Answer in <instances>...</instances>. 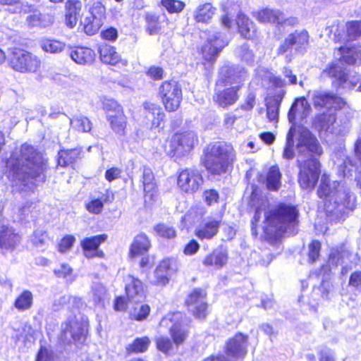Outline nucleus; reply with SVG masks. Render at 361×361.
Wrapping results in <instances>:
<instances>
[{
    "label": "nucleus",
    "instance_id": "obj_1",
    "mask_svg": "<svg viewBox=\"0 0 361 361\" xmlns=\"http://www.w3.org/2000/svg\"><path fill=\"white\" fill-rule=\"evenodd\" d=\"M8 176L12 180H18L25 185L29 178H38L44 182L46 161L42 154L32 146L24 144L15 151L6 161Z\"/></svg>",
    "mask_w": 361,
    "mask_h": 361
},
{
    "label": "nucleus",
    "instance_id": "obj_2",
    "mask_svg": "<svg viewBox=\"0 0 361 361\" xmlns=\"http://www.w3.org/2000/svg\"><path fill=\"white\" fill-rule=\"evenodd\" d=\"M317 194L320 198L324 199L325 209L329 213L345 214L353 211L357 205L354 193L341 183L331 182L326 174L322 176Z\"/></svg>",
    "mask_w": 361,
    "mask_h": 361
},
{
    "label": "nucleus",
    "instance_id": "obj_3",
    "mask_svg": "<svg viewBox=\"0 0 361 361\" xmlns=\"http://www.w3.org/2000/svg\"><path fill=\"white\" fill-rule=\"evenodd\" d=\"M300 153L298 162L300 168L298 181L302 188L313 189L320 173L319 162L314 158L305 159V154L310 152L317 155L322 154V149L317 139L309 131H304L298 144Z\"/></svg>",
    "mask_w": 361,
    "mask_h": 361
},
{
    "label": "nucleus",
    "instance_id": "obj_4",
    "mask_svg": "<svg viewBox=\"0 0 361 361\" xmlns=\"http://www.w3.org/2000/svg\"><path fill=\"white\" fill-rule=\"evenodd\" d=\"M314 105L316 107H325L329 113H323L315 117L314 126L319 130L336 134L334 128L336 116L334 111L343 108L345 102L343 98L327 92H314L312 96Z\"/></svg>",
    "mask_w": 361,
    "mask_h": 361
},
{
    "label": "nucleus",
    "instance_id": "obj_5",
    "mask_svg": "<svg viewBox=\"0 0 361 361\" xmlns=\"http://www.w3.org/2000/svg\"><path fill=\"white\" fill-rule=\"evenodd\" d=\"M298 212L294 207L282 205L265 212L264 233L269 238H276L287 227L295 224Z\"/></svg>",
    "mask_w": 361,
    "mask_h": 361
},
{
    "label": "nucleus",
    "instance_id": "obj_6",
    "mask_svg": "<svg viewBox=\"0 0 361 361\" xmlns=\"http://www.w3.org/2000/svg\"><path fill=\"white\" fill-rule=\"evenodd\" d=\"M233 147L226 143L214 144L205 157L204 165L213 174L220 175L226 173L233 160Z\"/></svg>",
    "mask_w": 361,
    "mask_h": 361
},
{
    "label": "nucleus",
    "instance_id": "obj_7",
    "mask_svg": "<svg viewBox=\"0 0 361 361\" xmlns=\"http://www.w3.org/2000/svg\"><path fill=\"white\" fill-rule=\"evenodd\" d=\"M12 69L21 73H35L41 67L40 59L24 49H15L9 61Z\"/></svg>",
    "mask_w": 361,
    "mask_h": 361
},
{
    "label": "nucleus",
    "instance_id": "obj_8",
    "mask_svg": "<svg viewBox=\"0 0 361 361\" xmlns=\"http://www.w3.org/2000/svg\"><path fill=\"white\" fill-rule=\"evenodd\" d=\"M159 96L166 111H176L183 99L182 90L175 80L164 81L159 88Z\"/></svg>",
    "mask_w": 361,
    "mask_h": 361
},
{
    "label": "nucleus",
    "instance_id": "obj_9",
    "mask_svg": "<svg viewBox=\"0 0 361 361\" xmlns=\"http://www.w3.org/2000/svg\"><path fill=\"white\" fill-rule=\"evenodd\" d=\"M195 139L192 131L176 133L168 140L166 151L172 157L183 156L192 149Z\"/></svg>",
    "mask_w": 361,
    "mask_h": 361
},
{
    "label": "nucleus",
    "instance_id": "obj_10",
    "mask_svg": "<svg viewBox=\"0 0 361 361\" xmlns=\"http://www.w3.org/2000/svg\"><path fill=\"white\" fill-rule=\"evenodd\" d=\"M183 314L177 312L167 314L160 322V326L169 327L170 335L176 345L183 343L188 336V330L183 324Z\"/></svg>",
    "mask_w": 361,
    "mask_h": 361
},
{
    "label": "nucleus",
    "instance_id": "obj_11",
    "mask_svg": "<svg viewBox=\"0 0 361 361\" xmlns=\"http://www.w3.org/2000/svg\"><path fill=\"white\" fill-rule=\"evenodd\" d=\"M106 19V8L99 1L94 2L89 8L87 16L81 24L85 32L89 35L97 33Z\"/></svg>",
    "mask_w": 361,
    "mask_h": 361
},
{
    "label": "nucleus",
    "instance_id": "obj_12",
    "mask_svg": "<svg viewBox=\"0 0 361 361\" xmlns=\"http://www.w3.org/2000/svg\"><path fill=\"white\" fill-rule=\"evenodd\" d=\"M229 38L226 33L214 32L201 49L202 57L205 61H213L219 53L226 46Z\"/></svg>",
    "mask_w": 361,
    "mask_h": 361
},
{
    "label": "nucleus",
    "instance_id": "obj_13",
    "mask_svg": "<svg viewBox=\"0 0 361 361\" xmlns=\"http://www.w3.org/2000/svg\"><path fill=\"white\" fill-rule=\"evenodd\" d=\"M203 179L198 171L186 169L181 171L178 178V185L180 189L187 193H193L202 184Z\"/></svg>",
    "mask_w": 361,
    "mask_h": 361
},
{
    "label": "nucleus",
    "instance_id": "obj_14",
    "mask_svg": "<svg viewBox=\"0 0 361 361\" xmlns=\"http://www.w3.org/2000/svg\"><path fill=\"white\" fill-rule=\"evenodd\" d=\"M355 159L353 161L350 159L345 160L339 166L338 173L340 176H351L353 169L357 171L355 180L357 185L361 188V139H358L355 145Z\"/></svg>",
    "mask_w": 361,
    "mask_h": 361
},
{
    "label": "nucleus",
    "instance_id": "obj_15",
    "mask_svg": "<svg viewBox=\"0 0 361 361\" xmlns=\"http://www.w3.org/2000/svg\"><path fill=\"white\" fill-rule=\"evenodd\" d=\"M206 293L202 290H194L186 300V305L190 312L198 319H204L207 315V304Z\"/></svg>",
    "mask_w": 361,
    "mask_h": 361
},
{
    "label": "nucleus",
    "instance_id": "obj_16",
    "mask_svg": "<svg viewBox=\"0 0 361 361\" xmlns=\"http://www.w3.org/2000/svg\"><path fill=\"white\" fill-rule=\"evenodd\" d=\"M125 283L126 294L129 304L134 303L135 305H137L140 302H144L145 294L142 282L131 275H128L125 278Z\"/></svg>",
    "mask_w": 361,
    "mask_h": 361
},
{
    "label": "nucleus",
    "instance_id": "obj_17",
    "mask_svg": "<svg viewBox=\"0 0 361 361\" xmlns=\"http://www.w3.org/2000/svg\"><path fill=\"white\" fill-rule=\"evenodd\" d=\"M143 116L142 122L145 125L150 129H154L160 127L165 114L157 104L145 102L143 105Z\"/></svg>",
    "mask_w": 361,
    "mask_h": 361
},
{
    "label": "nucleus",
    "instance_id": "obj_18",
    "mask_svg": "<svg viewBox=\"0 0 361 361\" xmlns=\"http://www.w3.org/2000/svg\"><path fill=\"white\" fill-rule=\"evenodd\" d=\"M247 337L243 334H237L226 343V353L235 359L243 358L247 353Z\"/></svg>",
    "mask_w": 361,
    "mask_h": 361
},
{
    "label": "nucleus",
    "instance_id": "obj_19",
    "mask_svg": "<svg viewBox=\"0 0 361 361\" xmlns=\"http://www.w3.org/2000/svg\"><path fill=\"white\" fill-rule=\"evenodd\" d=\"M323 75L335 78L338 85L344 87L350 86L355 87L357 84H360L358 90L361 92V77L357 78L356 80H354V78H347V75L343 68L338 64H332L325 69L323 71Z\"/></svg>",
    "mask_w": 361,
    "mask_h": 361
},
{
    "label": "nucleus",
    "instance_id": "obj_20",
    "mask_svg": "<svg viewBox=\"0 0 361 361\" xmlns=\"http://www.w3.org/2000/svg\"><path fill=\"white\" fill-rule=\"evenodd\" d=\"M107 238L106 235H98L90 238H85L81 241V245L84 250V254L87 258L94 257H102L104 253L99 250V246L104 243Z\"/></svg>",
    "mask_w": 361,
    "mask_h": 361
},
{
    "label": "nucleus",
    "instance_id": "obj_21",
    "mask_svg": "<svg viewBox=\"0 0 361 361\" xmlns=\"http://www.w3.org/2000/svg\"><path fill=\"white\" fill-rule=\"evenodd\" d=\"M87 324L78 322L77 320L71 319L66 324L62 333L65 340H68V335L75 341H83L87 331Z\"/></svg>",
    "mask_w": 361,
    "mask_h": 361
},
{
    "label": "nucleus",
    "instance_id": "obj_22",
    "mask_svg": "<svg viewBox=\"0 0 361 361\" xmlns=\"http://www.w3.org/2000/svg\"><path fill=\"white\" fill-rule=\"evenodd\" d=\"M228 259V254L227 250L223 247H219L207 255L202 262L206 267L219 270L227 264Z\"/></svg>",
    "mask_w": 361,
    "mask_h": 361
},
{
    "label": "nucleus",
    "instance_id": "obj_23",
    "mask_svg": "<svg viewBox=\"0 0 361 361\" xmlns=\"http://www.w3.org/2000/svg\"><path fill=\"white\" fill-rule=\"evenodd\" d=\"M142 182L145 192V202L148 203L154 202L157 196V188L153 172L149 168L144 167Z\"/></svg>",
    "mask_w": 361,
    "mask_h": 361
},
{
    "label": "nucleus",
    "instance_id": "obj_24",
    "mask_svg": "<svg viewBox=\"0 0 361 361\" xmlns=\"http://www.w3.org/2000/svg\"><path fill=\"white\" fill-rule=\"evenodd\" d=\"M20 241V236L12 228L2 226L0 228V249L3 252L13 250Z\"/></svg>",
    "mask_w": 361,
    "mask_h": 361
},
{
    "label": "nucleus",
    "instance_id": "obj_25",
    "mask_svg": "<svg viewBox=\"0 0 361 361\" xmlns=\"http://www.w3.org/2000/svg\"><path fill=\"white\" fill-rule=\"evenodd\" d=\"M220 223L219 219H205L197 227L195 233L200 240H210L218 233Z\"/></svg>",
    "mask_w": 361,
    "mask_h": 361
},
{
    "label": "nucleus",
    "instance_id": "obj_26",
    "mask_svg": "<svg viewBox=\"0 0 361 361\" xmlns=\"http://www.w3.org/2000/svg\"><path fill=\"white\" fill-rule=\"evenodd\" d=\"M99 57L101 61L106 64L119 65L121 66H126L128 61L122 59L119 54L116 51L115 47L102 44L99 47Z\"/></svg>",
    "mask_w": 361,
    "mask_h": 361
},
{
    "label": "nucleus",
    "instance_id": "obj_27",
    "mask_svg": "<svg viewBox=\"0 0 361 361\" xmlns=\"http://www.w3.org/2000/svg\"><path fill=\"white\" fill-rule=\"evenodd\" d=\"M174 262L170 259H163L154 271L155 281L157 286H165L169 283V276L175 271Z\"/></svg>",
    "mask_w": 361,
    "mask_h": 361
},
{
    "label": "nucleus",
    "instance_id": "obj_28",
    "mask_svg": "<svg viewBox=\"0 0 361 361\" xmlns=\"http://www.w3.org/2000/svg\"><path fill=\"white\" fill-rule=\"evenodd\" d=\"M238 86L226 88L224 90H216L214 97V101L221 107L226 108L233 104L238 99Z\"/></svg>",
    "mask_w": 361,
    "mask_h": 361
},
{
    "label": "nucleus",
    "instance_id": "obj_29",
    "mask_svg": "<svg viewBox=\"0 0 361 361\" xmlns=\"http://www.w3.org/2000/svg\"><path fill=\"white\" fill-rule=\"evenodd\" d=\"M310 110V106L305 98L297 99L288 112V120L293 123L297 118L303 119L309 115Z\"/></svg>",
    "mask_w": 361,
    "mask_h": 361
},
{
    "label": "nucleus",
    "instance_id": "obj_30",
    "mask_svg": "<svg viewBox=\"0 0 361 361\" xmlns=\"http://www.w3.org/2000/svg\"><path fill=\"white\" fill-rule=\"evenodd\" d=\"M66 24L71 28L74 27L80 17L82 3L79 0H68L66 3Z\"/></svg>",
    "mask_w": 361,
    "mask_h": 361
},
{
    "label": "nucleus",
    "instance_id": "obj_31",
    "mask_svg": "<svg viewBox=\"0 0 361 361\" xmlns=\"http://www.w3.org/2000/svg\"><path fill=\"white\" fill-rule=\"evenodd\" d=\"M71 57L76 63L87 66L94 62L95 53L90 48L78 47L71 51Z\"/></svg>",
    "mask_w": 361,
    "mask_h": 361
},
{
    "label": "nucleus",
    "instance_id": "obj_32",
    "mask_svg": "<svg viewBox=\"0 0 361 361\" xmlns=\"http://www.w3.org/2000/svg\"><path fill=\"white\" fill-rule=\"evenodd\" d=\"M253 16L260 23H281L283 14L279 10L264 8L254 13Z\"/></svg>",
    "mask_w": 361,
    "mask_h": 361
},
{
    "label": "nucleus",
    "instance_id": "obj_33",
    "mask_svg": "<svg viewBox=\"0 0 361 361\" xmlns=\"http://www.w3.org/2000/svg\"><path fill=\"white\" fill-rule=\"evenodd\" d=\"M151 246L148 237L144 233L137 235L130 245V254L132 257L147 253Z\"/></svg>",
    "mask_w": 361,
    "mask_h": 361
},
{
    "label": "nucleus",
    "instance_id": "obj_34",
    "mask_svg": "<svg viewBox=\"0 0 361 361\" xmlns=\"http://www.w3.org/2000/svg\"><path fill=\"white\" fill-rule=\"evenodd\" d=\"M111 128L117 135H123L126 128L127 119L123 111H118L116 114H109L106 116Z\"/></svg>",
    "mask_w": 361,
    "mask_h": 361
},
{
    "label": "nucleus",
    "instance_id": "obj_35",
    "mask_svg": "<svg viewBox=\"0 0 361 361\" xmlns=\"http://www.w3.org/2000/svg\"><path fill=\"white\" fill-rule=\"evenodd\" d=\"M342 60L348 64L361 63V49L355 47H342L339 49Z\"/></svg>",
    "mask_w": 361,
    "mask_h": 361
},
{
    "label": "nucleus",
    "instance_id": "obj_36",
    "mask_svg": "<svg viewBox=\"0 0 361 361\" xmlns=\"http://www.w3.org/2000/svg\"><path fill=\"white\" fill-rule=\"evenodd\" d=\"M221 75L224 78V82L226 85H233L243 81L245 78L246 73L244 70L236 72L234 69L225 66L221 68Z\"/></svg>",
    "mask_w": 361,
    "mask_h": 361
},
{
    "label": "nucleus",
    "instance_id": "obj_37",
    "mask_svg": "<svg viewBox=\"0 0 361 361\" xmlns=\"http://www.w3.org/2000/svg\"><path fill=\"white\" fill-rule=\"evenodd\" d=\"M236 21L242 36L247 39L254 36L255 32L254 23L245 15L239 13Z\"/></svg>",
    "mask_w": 361,
    "mask_h": 361
},
{
    "label": "nucleus",
    "instance_id": "obj_38",
    "mask_svg": "<svg viewBox=\"0 0 361 361\" xmlns=\"http://www.w3.org/2000/svg\"><path fill=\"white\" fill-rule=\"evenodd\" d=\"M216 8L209 3L198 6L195 11L194 18L197 22L207 23L215 14Z\"/></svg>",
    "mask_w": 361,
    "mask_h": 361
},
{
    "label": "nucleus",
    "instance_id": "obj_39",
    "mask_svg": "<svg viewBox=\"0 0 361 361\" xmlns=\"http://www.w3.org/2000/svg\"><path fill=\"white\" fill-rule=\"evenodd\" d=\"M40 47L45 52L59 54L66 49V44L60 40L46 38L41 40Z\"/></svg>",
    "mask_w": 361,
    "mask_h": 361
},
{
    "label": "nucleus",
    "instance_id": "obj_40",
    "mask_svg": "<svg viewBox=\"0 0 361 361\" xmlns=\"http://www.w3.org/2000/svg\"><path fill=\"white\" fill-rule=\"evenodd\" d=\"M281 174L276 166H271L267 175V187L271 190H277L281 186Z\"/></svg>",
    "mask_w": 361,
    "mask_h": 361
},
{
    "label": "nucleus",
    "instance_id": "obj_41",
    "mask_svg": "<svg viewBox=\"0 0 361 361\" xmlns=\"http://www.w3.org/2000/svg\"><path fill=\"white\" fill-rule=\"evenodd\" d=\"M71 128L80 133L90 132L92 129V123L90 119L84 116H75L70 120Z\"/></svg>",
    "mask_w": 361,
    "mask_h": 361
},
{
    "label": "nucleus",
    "instance_id": "obj_42",
    "mask_svg": "<svg viewBox=\"0 0 361 361\" xmlns=\"http://www.w3.org/2000/svg\"><path fill=\"white\" fill-rule=\"evenodd\" d=\"M130 307V316L132 319L137 321L145 320L149 314L150 307L148 305L142 304V302L137 305L129 304Z\"/></svg>",
    "mask_w": 361,
    "mask_h": 361
},
{
    "label": "nucleus",
    "instance_id": "obj_43",
    "mask_svg": "<svg viewBox=\"0 0 361 361\" xmlns=\"http://www.w3.org/2000/svg\"><path fill=\"white\" fill-rule=\"evenodd\" d=\"M80 152L76 149L61 150L59 152L58 164L66 166L73 163L79 157Z\"/></svg>",
    "mask_w": 361,
    "mask_h": 361
},
{
    "label": "nucleus",
    "instance_id": "obj_44",
    "mask_svg": "<svg viewBox=\"0 0 361 361\" xmlns=\"http://www.w3.org/2000/svg\"><path fill=\"white\" fill-rule=\"evenodd\" d=\"M281 98L274 97L267 102V116L269 121L277 122Z\"/></svg>",
    "mask_w": 361,
    "mask_h": 361
},
{
    "label": "nucleus",
    "instance_id": "obj_45",
    "mask_svg": "<svg viewBox=\"0 0 361 361\" xmlns=\"http://www.w3.org/2000/svg\"><path fill=\"white\" fill-rule=\"evenodd\" d=\"M106 288L99 282H94L92 286L90 297L94 303L98 304L103 302L107 297Z\"/></svg>",
    "mask_w": 361,
    "mask_h": 361
},
{
    "label": "nucleus",
    "instance_id": "obj_46",
    "mask_svg": "<svg viewBox=\"0 0 361 361\" xmlns=\"http://www.w3.org/2000/svg\"><path fill=\"white\" fill-rule=\"evenodd\" d=\"M150 341L147 337H142L136 338L131 344L126 347V351L128 353H143L146 351L149 347Z\"/></svg>",
    "mask_w": 361,
    "mask_h": 361
},
{
    "label": "nucleus",
    "instance_id": "obj_47",
    "mask_svg": "<svg viewBox=\"0 0 361 361\" xmlns=\"http://www.w3.org/2000/svg\"><path fill=\"white\" fill-rule=\"evenodd\" d=\"M308 41L309 35L306 30L295 32L286 37V42H289V44H293L298 49L307 44Z\"/></svg>",
    "mask_w": 361,
    "mask_h": 361
},
{
    "label": "nucleus",
    "instance_id": "obj_48",
    "mask_svg": "<svg viewBox=\"0 0 361 361\" xmlns=\"http://www.w3.org/2000/svg\"><path fill=\"white\" fill-rule=\"evenodd\" d=\"M32 304V294L28 290H25L16 300L15 307L23 311L29 309Z\"/></svg>",
    "mask_w": 361,
    "mask_h": 361
},
{
    "label": "nucleus",
    "instance_id": "obj_49",
    "mask_svg": "<svg viewBox=\"0 0 361 361\" xmlns=\"http://www.w3.org/2000/svg\"><path fill=\"white\" fill-rule=\"evenodd\" d=\"M236 54L242 61H244L247 64H252L254 62V54L245 44L237 49Z\"/></svg>",
    "mask_w": 361,
    "mask_h": 361
},
{
    "label": "nucleus",
    "instance_id": "obj_50",
    "mask_svg": "<svg viewBox=\"0 0 361 361\" xmlns=\"http://www.w3.org/2000/svg\"><path fill=\"white\" fill-rule=\"evenodd\" d=\"M161 4L170 13L180 12L184 8V4L178 0H161Z\"/></svg>",
    "mask_w": 361,
    "mask_h": 361
},
{
    "label": "nucleus",
    "instance_id": "obj_51",
    "mask_svg": "<svg viewBox=\"0 0 361 361\" xmlns=\"http://www.w3.org/2000/svg\"><path fill=\"white\" fill-rule=\"evenodd\" d=\"M348 39L353 40L361 35V21H353L347 25Z\"/></svg>",
    "mask_w": 361,
    "mask_h": 361
},
{
    "label": "nucleus",
    "instance_id": "obj_52",
    "mask_svg": "<svg viewBox=\"0 0 361 361\" xmlns=\"http://www.w3.org/2000/svg\"><path fill=\"white\" fill-rule=\"evenodd\" d=\"M156 233L161 237L166 238H172L176 236L175 230L170 226L164 224H159L154 228Z\"/></svg>",
    "mask_w": 361,
    "mask_h": 361
},
{
    "label": "nucleus",
    "instance_id": "obj_53",
    "mask_svg": "<svg viewBox=\"0 0 361 361\" xmlns=\"http://www.w3.org/2000/svg\"><path fill=\"white\" fill-rule=\"evenodd\" d=\"M156 343L157 348L164 353H167L173 349V343L168 337L160 336L157 338Z\"/></svg>",
    "mask_w": 361,
    "mask_h": 361
},
{
    "label": "nucleus",
    "instance_id": "obj_54",
    "mask_svg": "<svg viewBox=\"0 0 361 361\" xmlns=\"http://www.w3.org/2000/svg\"><path fill=\"white\" fill-rule=\"evenodd\" d=\"M147 29L150 35L156 34L161 28L158 18L153 15H148L146 18Z\"/></svg>",
    "mask_w": 361,
    "mask_h": 361
},
{
    "label": "nucleus",
    "instance_id": "obj_55",
    "mask_svg": "<svg viewBox=\"0 0 361 361\" xmlns=\"http://www.w3.org/2000/svg\"><path fill=\"white\" fill-rule=\"evenodd\" d=\"M48 240L47 233L42 230H37L34 232L32 241L36 247H41Z\"/></svg>",
    "mask_w": 361,
    "mask_h": 361
},
{
    "label": "nucleus",
    "instance_id": "obj_56",
    "mask_svg": "<svg viewBox=\"0 0 361 361\" xmlns=\"http://www.w3.org/2000/svg\"><path fill=\"white\" fill-rule=\"evenodd\" d=\"M321 243L317 240H314L309 245V260L313 263L319 256Z\"/></svg>",
    "mask_w": 361,
    "mask_h": 361
},
{
    "label": "nucleus",
    "instance_id": "obj_57",
    "mask_svg": "<svg viewBox=\"0 0 361 361\" xmlns=\"http://www.w3.org/2000/svg\"><path fill=\"white\" fill-rule=\"evenodd\" d=\"M104 207L102 201L99 199H94L86 204L87 210L92 214H99Z\"/></svg>",
    "mask_w": 361,
    "mask_h": 361
},
{
    "label": "nucleus",
    "instance_id": "obj_58",
    "mask_svg": "<svg viewBox=\"0 0 361 361\" xmlns=\"http://www.w3.org/2000/svg\"><path fill=\"white\" fill-rule=\"evenodd\" d=\"M75 238L73 235H66L61 239L59 244V251L61 253H64L71 248Z\"/></svg>",
    "mask_w": 361,
    "mask_h": 361
},
{
    "label": "nucleus",
    "instance_id": "obj_59",
    "mask_svg": "<svg viewBox=\"0 0 361 361\" xmlns=\"http://www.w3.org/2000/svg\"><path fill=\"white\" fill-rule=\"evenodd\" d=\"M26 21L30 27L42 26V21L41 19V13L38 11H34L32 13L26 17Z\"/></svg>",
    "mask_w": 361,
    "mask_h": 361
},
{
    "label": "nucleus",
    "instance_id": "obj_60",
    "mask_svg": "<svg viewBox=\"0 0 361 361\" xmlns=\"http://www.w3.org/2000/svg\"><path fill=\"white\" fill-rule=\"evenodd\" d=\"M104 107L106 110L107 115L111 113L116 114L118 111H123L122 107L114 99H108L104 102Z\"/></svg>",
    "mask_w": 361,
    "mask_h": 361
},
{
    "label": "nucleus",
    "instance_id": "obj_61",
    "mask_svg": "<svg viewBox=\"0 0 361 361\" xmlns=\"http://www.w3.org/2000/svg\"><path fill=\"white\" fill-rule=\"evenodd\" d=\"M349 285L355 290L361 292V271H355L350 275Z\"/></svg>",
    "mask_w": 361,
    "mask_h": 361
},
{
    "label": "nucleus",
    "instance_id": "obj_62",
    "mask_svg": "<svg viewBox=\"0 0 361 361\" xmlns=\"http://www.w3.org/2000/svg\"><path fill=\"white\" fill-rule=\"evenodd\" d=\"M204 198L207 204L212 205L217 202L219 199L218 192L213 189L207 190L204 192Z\"/></svg>",
    "mask_w": 361,
    "mask_h": 361
},
{
    "label": "nucleus",
    "instance_id": "obj_63",
    "mask_svg": "<svg viewBox=\"0 0 361 361\" xmlns=\"http://www.w3.org/2000/svg\"><path fill=\"white\" fill-rule=\"evenodd\" d=\"M319 361H336L333 351L329 348H322L318 353Z\"/></svg>",
    "mask_w": 361,
    "mask_h": 361
},
{
    "label": "nucleus",
    "instance_id": "obj_64",
    "mask_svg": "<svg viewBox=\"0 0 361 361\" xmlns=\"http://www.w3.org/2000/svg\"><path fill=\"white\" fill-rule=\"evenodd\" d=\"M121 169L117 167H112L106 170L105 173V178L109 181L111 182L121 176Z\"/></svg>",
    "mask_w": 361,
    "mask_h": 361
}]
</instances>
